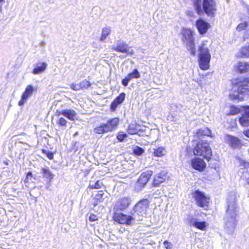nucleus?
I'll return each instance as SVG.
<instances>
[{"label":"nucleus","instance_id":"obj_1","mask_svg":"<svg viewBox=\"0 0 249 249\" xmlns=\"http://www.w3.org/2000/svg\"><path fill=\"white\" fill-rule=\"evenodd\" d=\"M236 199V194L231 192L228 198L227 210L224 218L225 230L229 234L234 232L238 222Z\"/></svg>","mask_w":249,"mask_h":249},{"label":"nucleus","instance_id":"obj_2","mask_svg":"<svg viewBox=\"0 0 249 249\" xmlns=\"http://www.w3.org/2000/svg\"><path fill=\"white\" fill-rule=\"evenodd\" d=\"M211 44L208 40H203L199 47V65L200 68L203 70H207L210 67L211 55L209 48Z\"/></svg>","mask_w":249,"mask_h":249},{"label":"nucleus","instance_id":"obj_3","mask_svg":"<svg viewBox=\"0 0 249 249\" xmlns=\"http://www.w3.org/2000/svg\"><path fill=\"white\" fill-rule=\"evenodd\" d=\"M194 4L199 15L204 12L208 16L213 17L216 11V3L214 0H194Z\"/></svg>","mask_w":249,"mask_h":249},{"label":"nucleus","instance_id":"obj_4","mask_svg":"<svg viewBox=\"0 0 249 249\" xmlns=\"http://www.w3.org/2000/svg\"><path fill=\"white\" fill-rule=\"evenodd\" d=\"M196 144L194 148V154L195 155L200 156L209 161L212 155L211 148L209 146L206 142L203 143L201 140L194 141Z\"/></svg>","mask_w":249,"mask_h":249},{"label":"nucleus","instance_id":"obj_5","mask_svg":"<svg viewBox=\"0 0 249 249\" xmlns=\"http://www.w3.org/2000/svg\"><path fill=\"white\" fill-rule=\"evenodd\" d=\"M119 124V119L115 117L107 121L106 123L101 124L96 126L93 130L94 133L102 134L116 130Z\"/></svg>","mask_w":249,"mask_h":249},{"label":"nucleus","instance_id":"obj_6","mask_svg":"<svg viewBox=\"0 0 249 249\" xmlns=\"http://www.w3.org/2000/svg\"><path fill=\"white\" fill-rule=\"evenodd\" d=\"M249 83V78H238L233 82L232 89L237 90V93L249 95V86L247 83Z\"/></svg>","mask_w":249,"mask_h":249},{"label":"nucleus","instance_id":"obj_7","mask_svg":"<svg viewBox=\"0 0 249 249\" xmlns=\"http://www.w3.org/2000/svg\"><path fill=\"white\" fill-rule=\"evenodd\" d=\"M182 34L183 41L184 43H186L187 49L190 51L192 55H195L196 54V49L192 31L190 29H184L182 30Z\"/></svg>","mask_w":249,"mask_h":249},{"label":"nucleus","instance_id":"obj_8","mask_svg":"<svg viewBox=\"0 0 249 249\" xmlns=\"http://www.w3.org/2000/svg\"><path fill=\"white\" fill-rule=\"evenodd\" d=\"M192 198L196 202V205L200 207L205 208L208 206L210 198L204 193L196 190L192 193Z\"/></svg>","mask_w":249,"mask_h":249},{"label":"nucleus","instance_id":"obj_9","mask_svg":"<svg viewBox=\"0 0 249 249\" xmlns=\"http://www.w3.org/2000/svg\"><path fill=\"white\" fill-rule=\"evenodd\" d=\"M152 173L151 171L142 173L135 184V190L137 192L141 191L152 176Z\"/></svg>","mask_w":249,"mask_h":249},{"label":"nucleus","instance_id":"obj_10","mask_svg":"<svg viewBox=\"0 0 249 249\" xmlns=\"http://www.w3.org/2000/svg\"><path fill=\"white\" fill-rule=\"evenodd\" d=\"M111 49L114 51L125 53L128 55H132L134 53L133 50L121 40H118L116 42V45H113Z\"/></svg>","mask_w":249,"mask_h":249},{"label":"nucleus","instance_id":"obj_11","mask_svg":"<svg viewBox=\"0 0 249 249\" xmlns=\"http://www.w3.org/2000/svg\"><path fill=\"white\" fill-rule=\"evenodd\" d=\"M149 202L147 199L139 201L135 206L134 212L136 214L142 216L146 213Z\"/></svg>","mask_w":249,"mask_h":249},{"label":"nucleus","instance_id":"obj_12","mask_svg":"<svg viewBox=\"0 0 249 249\" xmlns=\"http://www.w3.org/2000/svg\"><path fill=\"white\" fill-rule=\"evenodd\" d=\"M114 220L121 224L130 225L133 220L132 216L124 214L122 213H116L113 217Z\"/></svg>","mask_w":249,"mask_h":249},{"label":"nucleus","instance_id":"obj_13","mask_svg":"<svg viewBox=\"0 0 249 249\" xmlns=\"http://www.w3.org/2000/svg\"><path fill=\"white\" fill-rule=\"evenodd\" d=\"M34 89V87L32 85H28L26 87L24 92L21 96V99L18 102L19 106L24 105L27 100L32 96Z\"/></svg>","mask_w":249,"mask_h":249},{"label":"nucleus","instance_id":"obj_14","mask_svg":"<svg viewBox=\"0 0 249 249\" xmlns=\"http://www.w3.org/2000/svg\"><path fill=\"white\" fill-rule=\"evenodd\" d=\"M196 25L201 35L205 34L210 27V24L202 19H199L196 20Z\"/></svg>","mask_w":249,"mask_h":249},{"label":"nucleus","instance_id":"obj_15","mask_svg":"<svg viewBox=\"0 0 249 249\" xmlns=\"http://www.w3.org/2000/svg\"><path fill=\"white\" fill-rule=\"evenodd\" d=\"M130 204V200L127 197L119 199L116 203L114 208L123 211L128 207Z\"/></svg>","mask_w":249,"mask_h":249},{"label":"nucleus","instance_id":"obj_16","mask_svg":"<svg viewBox=\"0 0 249 249\" xmlns=\"http://www.w3.org/2000/svg\"><path fill=\"white\" fill-rule=\"evenodd\" d=\"M140 76L141 75L138 71L137 69H134L133 71L128 73L127 76L122 80V83L123 86L126 87L128 85L129 82L131 79L133 78H139Z\"/></svg>","mask_w":249,"mask_h":249},{"label":"nucleus","instance_id":"obj_17","mask_svg":"<svg viewBox=\"0 0 249 249\" xmlns=\"http://www.w3.org/2000/svg\"><path fill=\"white\" fill-rule=\"evenodd\" d=\"M56 113L59 115L62 114L71 121L77 120V113L73 109H65L61 111H57Z\"/></svg>","mask_w":249,"mask_h":249},{"label":"nucleus","instance_id":"obj_18","mask_svg":"<svg viewBox=\"0 0 249 249\" xmlns=\"http://www.w3.org/2000/svg\"><path fill=\"white\" fill-rule=\"evenodd\" d=\"M225 140L233 148H236L240 145V140L237 137L228 135L226 136Z\"/></svg>","mask_w":249,"mask_h":249},{"label":"nucleus","instance_id":"obj_19","mask_svg":"<svg viewBox=\"0 0 249 249\" xmlns=\"http://www.w3.org/2000/svg\"><path fill=\"white\" fill-rule=\"evenodd\" d=\"M191 164L194 169L199 171H203L206 166L204 161L199 158L192 160Z\"/></svg>","mask_w":249,"mask_h":249},{"label":"nucleus","instance_id":"obj_20","mask_svg":"<svg viewBox=\"0 0 249 249\" xmlns=\"http://www.w3.org/2000/svg\"><path fill=\"white\" fill-rule=\"evenodd\" d=\"M125 97V94L124 92H122L118 96L113 102L111 103L110 108L112 111L116 110L117 107L122 104L124 100Z\"/></svg>","mask_w":249,"mask_h":249},{"label":"nucleus","instance_id":"obj_21","mask_svg":"<svg viewBox=\"0 0 249 249\" xmlns=\"http://www.w3.org/2000/svg\"><path fill=\"white\" fill-rule=\"evenodd\" d=\"M234 67L240 73H245L249 71V63L245 61L238 62Z\"/></svg>","mask_w":249,"mask_h":249},{"label":"nucleus","instance_id":"obj_22","mask_svg":"<svg viewBox=\"0 0 249 249\" xmlns=\"http://www.w3.org/2000/svg\"><path fill=\"white\" fill-rule=\"evenodd\" d=\"M47 63L46 62H38L36 64V67L33 69L32 73L34 74H38L45 71L47 67Z\"/></svg>","mask_w":249,"mask_h":249},{"label":"nucleus","instance_id":"obj_23","mask_svg":"<svg viewBox=\"0 0 249 249\" xmlns=\"http://www.w3.org/2000/svg\"><path fill=\"white\" fill-rule=\"evenodd\" d=\"M190 223L191 225L202 231L205 230L207 225L206 222L204 221H198L196 219L194 218H192L190 220Z\"/></svg>","mask_w":249,"mask_h":249},{"label":"nucleus","instance_id":"obj_24","mask_svg":"<svg viewBox=\"0 0 249 249\" xmlns=\"http://www.w3.org/2000/svg\"><path fill=\"white\" fill-rule=\"evenodd\" d=\"M166 175L164 173H160L155 176L153 184L155 186H158L160 183L163 182L166 179Z\"/></svg>","mask_w":249,"mask_h":249},{"label":"nucleus","instance_id":"obj_25","mask_svg":"<svg viewBox=\"0 0 249 249\" xmlns=\"http://www.w3.org/2000/svg\"><path fill=\"white\" fill-rule=\"evenodd\" d=\"M211 131L207 127L199 129L196 133V136L200 139L201 136H206L208 137H212L211 136Z\"/></svg>","mask_w":249,"mask_h":249},{"label":"nucleus","instance_id":"obj_26","mask_svg":"<svg viewBox=\"0 0 249 249\" xmlns=\"http://www.w3.org/2000/svg\"><path fill=\"white\" fill-rule=\"evenodd\" d=\"M166 153V150L163 147H159L154 149L153 155L155 157H161L164 156Z\"/></svg>","mask_w":249,"mask_h":249},{"label":"nucleus","instance_id":"obj_27","mask_svg":"<svg viewBox=\"0 0 249 249\" xmlns=\"http://www.w3.org/2000/svg\"><path fill=\"white\" fill-rule=\"evenodd\" d=\"M111 33V28L110 27H105L103 28L102 31L101 36L100 38V40L103 41L106 39L107 36Z\"/></svg>","mask_w":249,"mask_h":249},{"label":"nucleus","instance_id":"obj_28","mask_svg":"<svg viewBox=\"0 0 249 249\" xmlns=\"http://www.w3.org/2000/svg\"><path fill=\"white\" fill-rule=\"evenodd\" d=\"M249 118L247 117L246 116L242 115V116L239 119V122L241 125L243 126H247L248 127L249 126Z\"/></svg>","mask_w":249,"mask_h":249},{"label":"nucleus","instance_id":"obj_29","mask_svg":"<svg viewBox=\"0 0 249 249\" xmlns=\"http://www.w3.org/2000/svg\"><path fill=\"white\" fill-rule=\"evenodd\" d=\"M42 174L45 178H49L51 181L53 178V175L50 171L48 168L42 169Z\"/></svg>","mask_w":249,"mask_h":249},{"label":"nucleus","instance_id":"obj_30","mask_svg":"<svg viewBox=\"0 0 249 249\" xmlns=\"http://www.w3.org/2000/svg\"><path fill=\"white\" fill-rule=\"evenodd\" d=\"M239 53L241 57H249V46L241 49Z\"/></svg>","mask_w":249,"mask_h":249},{"label":"nucleus","instance_id":"obj_31","mask_svg":"<svg viewBox=\"0 0 249 249\" xmlns=\"http://www.w3.org/2000/svg\"><path fill=\"white\" fill-rule=\"evenodd\" d=\"M79 84L80 85V89L82 90L87 89L91 86L90 82L87 80H84L83 81L80 82Z\"/></svg>","mask_w":249,"mask_h":249},{"label":"nucleus","instance_id":"obj_32","mask_svg":"<svg viewBox=\"0 0 249 249\" xmlns=\"http://www.w3.org/2000/svg\"><path fill=\"white\" fill-rule=\"evenodd\" d=\"M134 153L138 156L142 155L144 152V150L142 148L136 146L134 148Z\"/></svg>","mask_w":249,"mask_h":249},{"label":"nucleus","instance_id":"obj_33","mask_svg":"<svg viewBox=\"0 0 249 249\" xmlns=\"http://www.w3.org/2000/svg\"><path fill=\"white\" fill-rule=\"evenodd\" d=\"M127 137V135L126 134L119 133L117 136V138L120 142H122Z\"/></svg>","mask_w":249,"mask_h":249},{"label":"nucleus","instance_id":"obj_34","mask_svg":"<svg viewBox=\"0 0 249 249\" xmlns=\"http://www.w3.org/2000/svg\"><path fill=\"white\" fill-rule=\"evenodd\" d=\"M67 121L65 119L61 117L59 119L57 124L61 126H65L67 124Z\"/></svg>","mask_w":249,"mask_h":249},{"label":"nucleus","instance_id":"obj_35","mask_svg":"<svg viewBox=\"0 0 249 249\" xmlns=\"http://www.w3.org/2000/svg\"><path fill=\"white\" fill-rule=\"evenodd\" d=\"M70 87L71 89L75 91L81 90L79 84H76L74 83H72L70 85Z\"/></svg>","mask_w":249,"mask_h":249},{"label":"nucleus","instance_id":"obj_36","mask_svg":"<svg viewBox=\"0 0 249 249\" xmlns=\"http://www.w3.org/2000/svg\"><path fill=\"white\" fill-rule=\"evenodd\" d=\"M101 183L99 181H97L94 185H89V188L91 189H99L101 187Z\"/></svg>","mask_w":249,"mask_h":249},{"label":"nucleus","instance_id":"obj_37","mask_svg":"<svg viewBox=\"0 0 249 249\" xmlns=\"http://www.w3.org/2000/svg\"><path fill=\"white\" fill-rule=\"evenodd\" d=\"M239 111V110L238 108L235 107H231L230 113L231 114L234 115L237 114Z\"/></svg>","mask_w":249,"mask_h":249},{"label":"nucleus","instance_id":"obj_38","mask_svg":"<svg viewBox=\"0 0 249 249\" xmlns=\"http://www.w3.org/2000/svg\"><path fill=\"white\" fill-rule=\"evenodd\" d=\"M163 245L166 249H172V244L170 242L165 241L163 242Z\"/></svg>","mask_w":249,"mask_h":249},{"label":"nucleus","instance_id":"obj_39","mask_svg":"<svg viewBox=\"0 0 249 249\" xmlns=\"http://www.w3.org/2000/svg\"><path fill=\"white\" fill-rule=\"evenodd\" d=\"M244 113L243 115L244 116H246L247 117L249 118V106L244 107Z\"/></svg>","mask_w":249,"mask_h":249},{"label":"nucleus","instance_id":"obj_40","mask_svg":"<svg viewBox=\"0 0 249 249\" xmlns=\"http://www.w3.org/2000/svg\"><path fill=\"white\" fill-rule=\"evenodd\" d=\"M103 193L102 191L99 192V193L96 195L95 198L97 200H99L100 202L101 201L102 199Z\"/></svg>","mask_w":249,"mask_h":249},{"label":"nucleus","instance_id":"obj_41","mask_svg":"<svg viewBox=\"0 0 249 249\" xmlns=\"http://www.w3.org/2000/svg\"><path fill=\"white\" fill-rule=\"evenodd\" d=\"M137 129H133V128H131V126H129L128 129V133L130 134H134L137 133Z\"/></svg>","mask_w":249,"mask_h":249},{"label":"nucleus","instance_id":"obj_42","mask_svg":"<svg viewBox=\"0 0 249 249\" xmlns=\"http://www.w3.org/2000/svg\"><path fill=\"white\" fill-rule=\"evenodd\" d=\"M97 217L96 215H94V214H90L89 217V221H91V222H94V221H95L96 220H97Z\"/></svg>","mask_w":249,"mask_h":249},{"label":"nucleus","instance_id":"obj_43","mask_svg":"<svg viewBox=\"0 0 249 249\" xmlns=\"http://www.w3.org/2000/svg\"><path fill=\"white\" fill-rule=\"evenodd\" d=\"M241 166L244 167L245 168H249V162L247 161H243L241 162Z\"/></svg>","mask_w":249,"mask_h":249},{"label":"nucleus","instance_id":"obj_44","mask_svg":"<svg viewBox=\"0 0 249 249\" xmlns=\"http://www.w3.org/2000/svg\"><path fill=\"white\" fill-rule=\"evenodd\" d=\"M33 177V175H32V173L31 172H29L27 173V176H26V179H25V182H28V179L29 178H31Z\"/></svg>","mask_w":249,"mask_h":249},{"label":"nucleus","instance_id":"obj_45","mask_svg":"<svg viewBox=\"0 0 249 249\" xmlns=\"http://www.w3.org/2000/svg\"><path fill=\"white\" fill-rule=\"evenodd\" d=\"M243 133L247 137L249 138V126L247 129L244 130Z\"/></svg>","mask_w":249,"mask_h":249},{"label":"nucleus","instance_id":"obj_46","mask_svg":"<svg viewBox=\"0 0 249 249\" xmlns=\"http://www.w3.org/2000/svg\"><path fill=\"white\" fill-rule=\"evenodd\" d=\"M47 157L50 160H52V159H53V155L52 152H47Z\"/></svg>","mask_w":249,"mask_h":249},{"label":"nucleus","instance_id":"obj_47","mask_svg":"<svg viewBox=\"0 0 249 249\" xmlns=\"http://www.w3.org/2000/svg\"><path fill=\"white\" fill-rule=\"evenodd\" d=\"M19 142L23 143V144H27V143L25 142L21 141L20 139H18Z\"/></svg>","mask_w":249,"mask_h":249},{"label":"nucleus","instance_id":"obj_48","mask_svg":"<svg viewBox=\"0 0 249 249\" xmlns=\"http://www.w3.org/2000/svg\"><path fill=\"white\" fill-rule=\"evenodd\" d=\"M246 182L248 185H249V178H247Z\"/></svg>","mask_w":249,"mask_h":249},{"label":"nucleus","instance_id":"obj_49","mask_svg":"<svg viewBox=\"0 0 249 249\" xmlns=\"http://www.w3.org/2000/svg\"><path fill=\"white\" fill-rule=\"evenodd\" d=\"M238 96H239V95H238V94H237V95H235V96H234V98H238Z\"/></svg>","mask_w":249,"mask_h":249},{"label":"nucleus","instance_id":"obj_50","mask_svg":"<svg viewBox=\"0 0 249 249\" xmlns=\"http://www.w3.org/2000/svg\"><path fill=\"white\" fill-rule=\"evenodd\" d=\"M24 137L27 139L29 138V136L25 135Z\"/></svg>","mask_w":249,"mask_h":249},{"label":"nucleus","instance_id":"obj_51","mask_svg":"<svg viewBox=\"0 0 249 249\" xmlns=\"http://www.w3.org/2000/svg\"><path fill=\"white\" fill-rule=\"evenodd\" d=\"M43 152H45V150H42Z\"/></svg>","mask_w":249,"mask_h":249},{"label":"nucleus","instance_id":"obj_52","mask_svg":"<svg viewBox=\"0 0 249 249\" xmlns=\"http://www.w3.org/2000/svg\"><path fill=\"white\" fill-rule=\"evenodd\" d=\"M3 0H0V2L2 1Z\"/></svg>","mask_w":249,"mask_h":249}]
</instances>
